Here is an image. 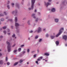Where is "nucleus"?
<instances>
[{
  "mask_svg": "<svg viewBox=\"0 0 67 67\" xmlns=\"http://www.w3.org/2000/svg\"><path fill=\"white\" fill-rule=\"evenodd\" d=\"M20 25V24H19L17 23H15V29H16V32L18 33H19V26Z\"/></svg>",
  "mask_w": 67,
  "mask_h": 67,
  "instance_id": "f257e3e1",
  "label": "nucleus"
},
{
  "mask_svg": "<svg viewBox=\"0 0 67 67\" xmlns=\"http://www.w3.org/2000/svg\"><path fill=\"white\" fill-rule=\"evenodd\" d=\"M6 43L7 44L8 52H10L11 51V46L10 45V43L7 41Z\"/></svg>",
  "mask_w": 67,
  "mask_h": 67,
  "instance_id": "f03ea898",
  "label": "nucleus"
},
{
  "mask_svg": "<svg viewBox=\"0 0 67 67\" xmlns=\"http://www.w3.org/2000/svg\"><path fill=\"white\" fill-rule=\"evenodd\" d=\"M63 30H64V28H61L60 29V30H59V32L58 34L56 35V37H58L59 35H60V34H61V33H62V32H63Z\"/></svg>",
  "mask_w": 67,
  "mask_h": 67,
  "instance_id": "7ed1b4c3",
  "label": "nucleus"
},
{
  "mask_svg": "<svg viewBox=\"0 0 67 67\" xmlns=\"http://www.w3.org/2000/svg\"><path fill=\"white\" fill-rule=\"evenodd\" d=\"M35 2V0H31V8L32 10H33L34 9V3Z\"/></svg>",
  "mask_w": 67,
  "mask_h": 67,
  "instance_id": "20e7f679",
  "label": "nucleus"
},
{
  "mask_svg": "<svg viewBox=\"0 0 67 67\" xmlns=\"http://www.w3.org/2000/svg\"><path fill=\"white\" fill-rule=\"evenodd\" d=\"M18 10L17 9H15V10L14 11H13L12 12V14H14V13L15 12V15H14L15 16H16L18 15V13H17V11Z\"/></svg>",
  "mask_w": 67,
  "mask_h": 67,
  "instance_id": "39448f33",
  "label": "nucleus"
},
{
  "mask_svg": "<svg viewBox=\"0 0 67 67\" xmlns=\"http://www.w3.org/2000/svg\"><path fill=\"white\" fill-rule=\"evenodd\" d=\"M37 32L38 33H40L42 31V28L40 27H39L38 28L37 30L35 31V32Z\"/></svg>",
  "mask_w": 67,
  "mask_h": 67,
  "instance_id": "423d86ee",
  "label": "nucleus"
},
{
  "mask_svg": "<svg viewBox=\"0 0 67 67\" xmlns=\"http://www.w3.org/2000/svg\"><path fill=\"white\" fill-rule=\"evenodd\" d=\"M44 3L45 5L47 7L48 5H51V3H49L48 2H47V3L46 2H45Z\"/></svg>",
  "mask_w": 67,
  "mask_h": 67,
  "instance_id": "0eeeda50",
  "label": "nucleus"
},
{
  "mask_svg": "<svg viewBox=\"0 0 67 67\" xmlns=\"http://www.w3.org/2000/svg\"><path fill=\"white\" fill-rule=\"evenodd\" d=\"M59 21V19L58 18H55L54 19V21L55 23H58Z\"/></svg>",
  "mask_w": 67,
  "mask_h": 67,
  "instance_id": "6e6552de",
  "label": "nucleus"
},
{
  "mask_svg": "<svg viewBox=\"0 0 67 67\" xmlns=\"http://www.w3.org/2000/svg\"><path fill=\"white\" fill-rule=\"evenodd\" d=\"M55 11H56V9L55 8H53L51 9V11L52 12H55Z\"/></svg>",
  "mask_w": 67,
  "mask_h": 67,
  "instance_id": "1a4fd4ad",
  "label": "nucleus"
},
{
  "mask_svg": "<svg viewBox=\"0 0 67 67\" xmlns=\"http://www.w3.org/2000/svg\"><path fill=\"white\" fill-rule=\"evenodd\" d=\"M67 36L66 35H64L63 37V38L65 40V41H66V40H67Z\"/></svg>",
  "mask_w": 67,
  "mask_h": 67,
  "instance_id": "9d476101",
  "label": "nucleus"
},
{
  "mask_svg": "<svg viewBox=\"0 0 67 67\" xmlns=\"http://www.w3.org/2000/svg\"><path fill=\"white\" fill-rule=\"evenodd\" d=\"M15 6H16V8H19V4L18 3H16L15 4Z\"/></svg>",
  "mask_w": 67,
  "mask_h": 67,
  "instance_id": "9b49d317",
  "label": "nucleus"
},
{
  "mask_svg": "<svg viewBox=\"0 0 67 67\" xmlns=\"http://www.w3.org/2000/svg\"><path fill=\"white\" fill-rule=\"evenodd\" d=\"M3 64V61L2 60H0V64L2 65Z\"/></svg>",
  "mask_w": 67,
  "mask_h": 67,
  "instance_id": "f8f14e48",
  "label": "nucleus"
},
{
  "mask_svg": "<svg viewBox=\"0 0 67 67\" xmlns=\"http://www.w3.org/2000/svg\"><path fill=\"white\" fill-rule=\"evenodd\" d=\"M30 49H27V53L29 54V53H30Z\"/></svg>",
  "mask_w": 67,
  "mask_h": 67,
  "instance_id": "ddd939ff",
  "label": "nucleus"
},
{
  "mask_svg": "<svg viewBox=\"0 0 67 67\" xmlns=\"http://www.w3.org/2000/svg\"><path fill=\"white\" fill-rule=\"evenodd\" d=\"M15 22H16L18 21V19H17V17H16L15 18Z\"/></svg>",
  "mask_w": 67,
  "mask_h": 67,
  "instance_id": "4468645a",
  "label": "nucleus"
},
{
  "mask_svg": "<svg viewBox=\"0 0 67 67\" xmlns=\"http://www.w3.org/2000/svg\"><path fill=\"white\" fill-rule=\"evenodd\" d=\"M51 37L52 40H53L54 38V37H55V36H51Z\"/></svg>",
  "mask_w": 67,
  "mask_h": 67,
  "instance_id": "2eb2a0df",
  "label": "nucleus"
},
{
  "mask_svg": "<svg viewBox=\"0 0 67 67\" xmlns=\"http://www.w3.org/2000/svg\"><path fill=\"white\" fill-rule=\"evenodd\" d=\"M30 22H31L30 21V20H29L27 22V23L29 25H30Z\"/></svg>",
  "mask_w": 67,
  "mask_h": 67,
  "instance_id": "dca6fc26",
  "label": "nucleus"
},
{
  "mask_svg": "<svg viewBox=\"0 0 67 67\" xmlns=\"http://www.w3.org/2000/svg\"><path fill=\"white\" fill-rule=\"evenodd\" d=\"M55 44L57 45H58L59 44V42L57 41H56Z\"/></svg>",
  "mask_w": 67,
  "mask_h": 67,
  "instance_id": "f3484780",
  "label": "nucleus"
},
{
  "mask_svg": "<svg viewBox=\"0 0 67 67\" xmlns=\"http://www.w3.org/2000/svg\"><path fill=\"white\" fill-rule=\"evenodd\" d=\"M44 55H46V56H49V53H44Z\"/></svg>",
  "mask_w": 67,
  "mask_h": 67,
  "instance_id": "a211bd4d",
  "label": "nucleus"
},
{
  "mask_svg": "<svg viewBox=\"0 0 67 67\" xmlns=\"http://www.w3.org/2000/svg\"><path fill=\"white\" fill-rule=\"evenodd\" d=\"M35 13H32L31 15V16L32 17H33V16H35Z\"/></svg>",
  "mask_w": 67,
  "mask_h": 67,
  "instance_id": "6ab92c4d",
  "label": "nucleus"
},
{
  "mask_svg": "<svg viewBox=\"0 0 67 67\" xmlns=\"http://www.w3.org/2000/svg\"><path fill=\"white\" fill-rule=\"evenodd\" d=\"M7 27L6 26L3 27L2 28L4 30H5V29H6Z\"/></svg>",
  "mask_w": 67,
  "mask_h": 67,
  "instance_id": "aec40b11",
  "label": "nucleus"
},
{
  "mask_svg": "<svg viewBox=\"0 0 67 67\" xmlns=\"http://www.w3.org/2000/svg\"><path fill=\"white\" fill-rule=\"evenodd\" d=\"M18 64V62H16L14 64V66H16Z\"/></svg>",
  "mask_w": 67,
  "mask_h": 67,
  "instance_id": "412c9836",
  "label": "nucleus"
},
{
  "mask_svg": "<svg viewBox=\"0 0 67 67\" xmlns=\"http://www.w3.org/2000/svg\"><path fill=\"white\" fill-rule=\"evenodd\" d=\"M16 52H17V50L16 49H15L13 51L14 53H16Z\"/></svg>",
  "mask_w": 67,
  "mask_h": 67,
  "instance_id": "4be33fe9",
  "label": "nucleus"
},
{
  "mask_svg": "<svg viewBox=\"0 0 67 67\" xmlns=\"http://www.w3.org/2000/svg\"><path fill=\"white\" fill-rule=\"evenodd\" d=\"M47 59H47V60H45V62H47V61H48V57H47Z\"/></svg>",
  "mask_w": 67,
  "mask_h": 67,
  "instance_id": "5701e85b",
  "label": "nucleus"
},
{
  "mask_svg": "<svg viewBox=\"0 0 67 67\" xmlns=\"http://www.w3.org/2000/svg\"><path fill=\"white\" fill-rule=\"evenodd\" d=\"M4 16V14H0V16Z\"/></svg>",
  "mask_w": 67,
  "mask_h": 67,
  "instance_id": "b1692460",
  "label": "nucleus"
},
{
  "mask_svg": "<svg viewBox=\"0 0 67 67\" xmlns=\"http://www.w3.org/2000/svg\"><path fill=\"white\" fill-rule=\"evenodd\" d=\"M21 50V48H19L18 49V52H20Z\"/></svg>",
  "mask_w": 67,
  "mask_h": 67,
  "instance_id": "393cba45",
  "label": "nucleus"
},
{
  "mask_svg": "<svg viewBox=\"0 0 67 67\" xmlns=\"http://www.w3.org/2000/svg\"><path fill=\"white\" fill-rule=\"evenodd\" d=\"M46 36L47 37H48L49 36V35L48 34H46Z\"/></svg>",
  "mask_w": 67,
  "mask_h": 67,
  "instance_id": "a878e982",
  "label": "nucleus"
},
{
  "mask_svg": "<svg viewBox=\"0 0 67 67\" xmlns=\"http://www.w3.org/2000/svg\"><path fill=\"white\" fill-rule=\"evenodd\" d=\"M38 20V18H36V20H35V22H37Z\"/></svg>",
  "mask_w": 67,
  "mask_h": 67,
  "instance_id": "bb28decb",
  "label": "nucleus"
},
{
  "mask_svg": "<svg viewBox=\"0 0 67 67\" xmlns=\"http://www.w3.org/2000/svg\"><path fill=\"white\" fill-rule=\"evenodd\" d=\"M38 37V36L36 35L35 36V39H37V38Z\"/></svg>",
  "mask_w": 67,
  "mask_h": 67,
  "instance_id": "cd10ccee",
  "label": "nucleus"
},
{
  "mask_svg": "<svg viewBox=\"0 0 67 67\" xmlns=\"http://www.w3.org/2000/svg\"><path fill=\"white\" fill-rule=\"evenodd\" d=\"M23 62V60H20L19 61V63H22Z\"/></svg>",
  "mask_w": 67,
  "mask_h": 67,
  "instance_id": "c85d7f7f",
  "label": "nucleus"
},
{
  "mask_svg": "<svg viewBox=\"0 0 67 67\" xmlns=\"http://www.w3.org/2000/svg\"><path fill=\"white\" fill-rule=\"evenodd\" d=\"M7 7L8 8V9H10V6L9 5H8L7 6Z\"/></svg>",
  "mask_w": 67,
  "mask_h": 67,
  "instance_id": "c756f323",
  "label": "nucleus"
},
{
  "mask_svg": "<svg viewBox=\"0 0 67 67\" xmlns=\"http://www.w3.org/2000/svg\"><path fill=\"white\" fill-rule=\"evenodd\" d=\"M42 40V39H40L39 40L38 42H41V41Z\"/></svg>",
  "mask_w": 67,
  "mask_h": 67,
  "instance_id": "7c9ffc66",
  "label": "nucleus"
},
{
  "mask_svg": "<svg viewBox=\"0 0 67 67\" xmlns=\"http://www.w3.org/2000/svg\"><path fill=\"white\" fill-rule=\"evenodd\" d=\"M14 4L13 3H12V7H14Z\"/></svg>",
  "mask_w": 67,
  "mask_h": 67,
  "instance_id": "2f4dec72",
  "label": "nucleus"
},
{
  "mask_svg": "<svg viewBox=\"0 0 67 67\" xmlns=\"http://www.w3.org/2000/svg\"><path fill=\"white\" fill-rule=\"evenodd\" d=\"M7 66H9V65H10V64L9 62H7Z\"/></svg>",
  "mask_w": 67,
  "mask_h": 67,
  "instance_id": "473e14b6",
  "label": "nucleus"
},
{
  "mask_svg": "<svg viewBox=\"0 0 67 67\" xmlns=\"http://www.w3.org/2000/svg\"><path fill=\"white\" fill-rule=\"evenodd\" d=\"M8 57H6L5 60V61H8Z\"/></svg>",
  "mask_w": 67,
  "mask_h": 67,
  "instance_id": "72a5a7b5",
  "label": "nucleus"
},
{
  "mask_svg": "<svg viewBox=\"0 0 67 67\" xmlns=\"http://www.w3.org/2000/svg\"><path fill=\"white\" fill-rule=\"evenodd\" d=\"M27 6H30V2L28 3L27 4Z\"/></svg>",
  "mask_w": 67,
  "mask_h": 67,
  "instance_id": "f704fd0d",
  "label": "nucleus"
},
{
  "mask_svg": "<svg viewBox=\"0 0 67 67\" xmlns=\"http://www.w3.org/2000/svg\"><path fill=\"white\" fill-rule=\"evenodd\" d=\"M26 53V52L25 51H24L22 52V53L23 54H24Z\"/></svg>",
  "mask_w": 67,
  "mask_h": 67,
  "instance_id": "c9c22d12",
  "label": "nucleus"
},
{
  "mask_svg": "<svg viewBox=\"0 0 67 67\" xmlns=\"http://www.w3.org/2000/svg\"><path fill=\"white\" fill-rule=\"evenodd\" d=\"M15 36V34H13L12 36V37H14Z\"/></svg>",
  "mask_w": 67,
  "mask_h": 67,
  "instance_id": "e433bc0d",
  "label": "nucleus"
},
{
  "mask_svg": "<svg viewBox=\"0 0 67 67\" xmlns=\"http://www.w3.org/2000/svg\"><path fill=\"white\" fill-rule=\"evenodd\" d=\"M15 46V44H14L12 46V47H14V46Z\"/></svg>",
  "mask_w": 67,
  "mask_h": 67,
  "instance_id": "4c0bfd02",
  "label": "nucleus"
},
{
  "mask_svg": "<svg viewBox=\"0 0 67 67\" xmlns=\"http://www.w3.org/2000/svg\"><path fill=\"white\" fill-rule=\"evenodd\" d=\"M12 21V19H9L8 20V21Z\"/></svg>",
  "mask_w": 67,
  "mask_h": 67,
  "instance_id": "58836bf2",
  "label": "nucleus"
},
{
  "mask_svg": "<svg viewBox=\"0 0 67 67\" xmlns=\"http://www.w3.org/2000/svg\"><path fill=\"white\" fill-rule=\"evenodd\" d=\"M4 14L5 15H6L7 14V13H6V12H4Z\"/></svg>",
  "mask_w": 67,
  "mask_h": 67,
  "instance_id": "ea45409f",
  "label": "nucleus"
},
{
  "mask_svg": "<svg viewBox=\"0 0 67 67\" xmlns=\"http://www.w3.org/2000/svg\"><path fill=\"white\" fill-rule=\"evenodd\" d=\"M37 53H38L40 52V50H39L38 49L37 50Z\"/></svg>",
  "mask_w": 67,
  "mask_h": 67,
  "instance_id": "a19ab883",
  "label": "nucleus"
},
{
  "mask_svg": "<svg viewBox=\"0 0 67 67\" xmlns=\"http://www.w3.org/2000/svg\"><path fill=\"white\" fill-rule=\"evenodd\" d=\"M3 32L5 34H6V31H3Z\"/></svg>",
  "mask_w": 67,
  "mask_h": 67,
  "instance_id": "79ce46f5",
  "label": "nucleus"
},
{
  "mask_svg": "<svg viewBox=\"0 0 67 67\" xmlns=\"http://www.w3.org/2000/svg\"><path fill=\"white\" fill-rule=\"evenodd\" d=\"M1 21H4V19L3 18H2L1 19Z\"/></svg>",
  "mask_w": 67,
  "mask_h": 67,
  "instance_id": "37998d69",
  "label": "nucleus"
},
{
  "mask_svg": "<svg viewBox=\"0 0 67 67\" xmlns=\"http://www.w3.org/2000/svg\"><path fill=\"white\" fill-rule=\"evenodd\" d=\"M28 9L29 10H31V9H32V8H28ZM32 10H33L32 9Z\"/></svg>",
  "mask_w": 67,
  "mask_h": 67,
  "instance_id": "c03bdc74",
  "label": "nucleus"
},
{
  "mask_svg": "<svg viewBox=\"0 0 67 67\" xmlns=\"http://www.w3.org/2000/svg\"><path fill=\"white\" fill-rule=\"evenodd\" d=\"M32 32H33L32 30H31V31L29 32V33H32Z\"/></svg>",
  "mask_w": 67,
  "mask_h": 67,
  "instance_id": "a18cd8bd",
  "label": "nucleus"
},
{
  "mask_svg": "<svg viewBox=\"0 0 67 67\" xmlns=\"http://www.w3.org/2000/svg\"><path fill=\"white\" fill-rule=\"evenodd\" d=\"M24 46V44H23V45H21L20 46V47H23Z\"/></svg>",
  "mask_w": 67,
  "mask_h": 67,
  "instance_id": "49530a36",
  "label": "nucleus"
},
{
  "mask_svg": "<svg viewBox=\"0 0 67 67\" xmlns=\"http://www.w3.org/2000/svg\"><path fill=\"white\" fill-rule=\"evenodd\" d=\"M36 57V54H35L34 55V58H35Z\"/></svg>",
  "mask_w": 67,
  "mask_h": 67,
  "instance_id": "de8ad7c7",
  "label": "nucleus"
},
{
  "mask_svg": "<svg viewBox=\"0 0 67 67\" xmlns=\"http://www.w3.org/2000/svg\"><path fill=\"white\" fill-rule=\"evenodd\" d=\"M40 58H38L37 59V60H38V61H40Z\"/></svg>",
  "mask_w": 67,
  "mask_h": 67,
  "instance_id": "09e8293b",
  "label": "nucleus"
},
{
  "mask_svg": "<svg viewBox=\"0 0 67 67\" xmlns=\"http://www.w3.org/2000/svg\"><path fill=\"white\" fill-rule=\"evenodd\" d=\"M35 63L37 64H38V61H36Z\"/></svg>",
  "mask_w": 67,
  "mask_h": 67,
  "instance_id": "8fccbe9b",
  "label": "nucleus"
},
{
  "mask_svg": "<svg viewBox=\"0 0 67 67\" xmlns=\"http://www.w3.org/2000/svg\"><path fill=\"white\" fill-rule=\"evenodd\" d=\"M48 1L49 2H51L52 1V0H48Z\"/></svg>",
  "mask_w": 67,
  "mask_h": 67,
  "instance_id": "3c124183",
  "label": "nucleus"
},
{
  "mask_svg": "<svg viewBox=\"0 0 67 67\" xmlns=\"http://www.w3.org/2000/svg\"><path fill=\"white\" fill-rule=\"evenodd\" d=\"M39 58L40 59H42V58H43V57H41Z\"/></svg>",
  "mask_w": 67,
  "mask_h": 67,
  "instance_id": "603ef678",
  "label": "nucleus"
},
{
  "mask_svg": "<svg viewBox=\"0 0 67 67\" xmlns=\"http://www.w3.org/2000/svg\"><path fill=\"white\" fill-rule=\"evenodd\" d=\"M7 32H10V29H8L7 30Z\"/></svg>",
  "mask_w": 67,
  "mask_h": 67,
  "instance_id": "864d4df0",
  "label": "nucleus"
},
{
  "mask_svg": "<svg viewBox=\"0 0 67 67\" xmlns=\"http://www.w3.org/2000/svg\"><path fill=\"white\" fill-rule=\"evenodd\" d=\"M3 37V36H0V38H2Z\"/></svg>",
  "mask_w": 67,
  "mask_h": 67,
  "instance_id": "5fc2aeb1",
  "label": "nucleus"
},
{
  "mask_svg": "<svg viewBox=\"0 0 67 67\" xmlns=\"http://www.w3.org/2000/svg\"><path fill=\"white\" fill-rule=\"evenodd\" d=\"M34 19H36V17L35 16H34L32 17Z\"/></svg>",
  "mask_w": 67,
  "mask_h": 67,
  "instance_id": "6e6d98bb",
  "label": "nucleus"
},
{
  "mask_svg": "<svg viewBox=\"0 0 67 67\" xmlns=\"http://www.w3.org/2000/svg\"><path fill=\"white\" fill-rule=\"evenodd\" d=\"M37 12L36 9H35L34 11V12Z\"/></svg>",
  "mask_w": 67,
  "mask_h": 67,
  "instance_id": "4d7b16f0",
  "label": "nucleus"
},
{
  "mask_svg": "<svg viewBox=\"0 0 67 67\" xmlns=\"http://www.w3.org/2000/svg\"><path fill=\"white\" fill-rule=\"evenodd\" d=\"M10 33H11V32L10 33H8V35H9L10 34Z\"/></svg>",
  "mask_w": 67,
  "mask_h": 67,
  "instance_id": "13d9d810",
  "label": "nucleus"
},
{
  "mask_svg": "<svg viewBox=\"0 0 67 67\" xmlns=\"http://www.w3.org/2000/svg\"><path fill=\"white\" fill-rule=\"evenodd\" d=\"M11 28L12 29H13V26H11Z\"/></svg>",
  "mask_w": 67,
  "mask_h": 67,
  "instance_id": "bf43d9fd",
  "label": "nucleus"
},
{
  "mask_svg": "<svg viewBox=\"0 0 67 67\" xmlns=\"http://www.w3.org/2000/svg\"><path fill=\"white\" fill-rule=\"evenodd\" d=\"M23 2H21V3L22 4H23V0H22Z\"/></svg>",
  "mask_w": 67,
  "mask_h": 67,
  "instance_id": "052dcab7",
  "label": "nucleus"
},
{
  "mask_svg": "<svg viewBox=\"0 0 67 67\" xmlns=\"http://www.w3.org/2000/svg\"><path fill=\"white\" fill-rule=\"evenodd\" d=\"M38 15H41V14L40 12H38Z\"/></svg>",
  "mask_w": 67,
  "mask_h": 67,
  "instance_id": "680f3d73",
  "label": "nucleus"
},
{
  "mask_svg": "<svg viewBox=\"0 0 67 67\" xmlns=\"http://www.w3.org/2000/svg\"><path fill=\"white\" fill-rule=\"evenodd\" d=\"M2 28H0V31H2Z\"/></svg>",
  "mask_w": 67,
  "mask_h": 67,
  "instance_id": "e2e57ef3",
  "label": "nucleus"
},
{
  "mask_svg": "<svg viewBox=\"0 0 67 67\" xmlns=\"http://www.w3.org/2000/svg\"><path fill=\"white\" fill-rule=\"evenodd\" d=\"M45 59H46V58L45 59H43V60H45Z\"/></svg>",
  "mask_w": 67,
  "mask_h": 67,
  "instance_id": "0e129e2a",
  "label": "nucleus"
},
{
  "mask_svg": "<svg viewBox=\"0 0 67 67\" xmlns=\"http://www.w3.org/2000/svg\"><path fill=\"white\" fill-rule=\"evenodd\" d=\"M27 65L29 64V62H27Z\"/></svg>",
  "mask_w": 67,
  "mask_h": 67,
  "instance_id": "69168bd1",
  "label": "nucleus"
},
{
  "mask_svg": "<svg viewBox=\"0 0 67 67\" xmlns=\"http://www.w3.org/2000/svg\"><path fill=\"white\" fill-rule=\"evenodd\" d=\"M1 55H2V54H1V53H0V56H1Z\"/></svg>",
  "mask_w": 67,
  "mask_h": 67,
  "instance_id": "338daca9",
  "label": "nucleus"
},
{
  "mask_svg": "<svg viewBox=\"0 0 67 67\" xmlns=\"http://www.w3.org/2000/svg\"><path fill=\"white\" fill-rule=\"evenodd\" d=\"M30 40V38L29 37L28 38V40Z\"/></svg>",
  "mask_w": 67,
  "mask_h": 67,
  "instance_id": "774afa93",
  "label": "nucleus"
}]
</instances>
